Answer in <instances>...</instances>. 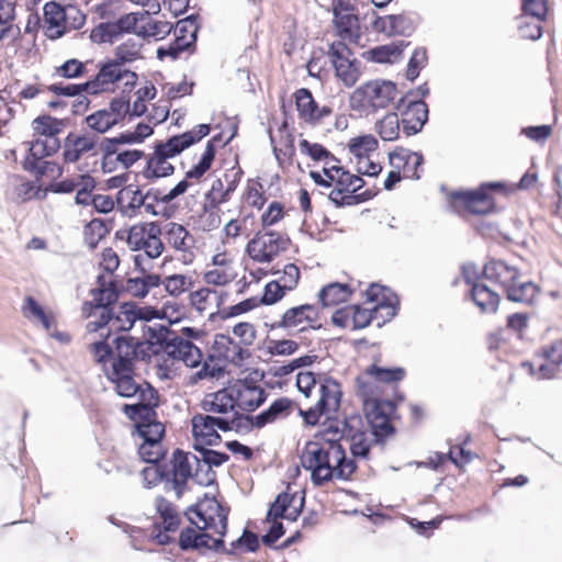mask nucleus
Here are the masks:
<instances>
[{
  "instance_id": "1",
  "label": "nucleus",
  "mask_w": 562,
  "mask_h": 562,
  "mask_svg": "<svg viewBox=\"0 0 562 562\" xmlns=\"http://www.w3.org/2000/svg\"><path fill=\"white\" fill-rule=\"evenodd\" d=\"M187 517L192 526L180 532L179 547L182 551L192 550L200 554L225 551L223 537L227 531V508L211 498L191 507Z\"/></svg>"
},
{
  "instance_id": "2",
  "label": "nucleus",
  "mask_w": 562,
  "mask_h": 562,
  "mask_svg": "<svg viewBox=\"0 0 562 562\" xmlns=\"http://www.w3.org/2000/svg\"><path fill=\"white\" fill-rule=\"evenodd\" d=\"M148 349V342L142 341L130 335L116 336L112 344L108 340H93L89 350L97 363L105 369H135V360L144 358Z\"/></svg>"
},
{
  "instance_id": "3",
  "label": "nucleus",
  "mask_w": 562,
  "mask_h": 562,
  "mask_svg": "<svg viewBox=\"0 0 562 562\" xmlns=\"http://www.w3.org/2000/svg\"><path fill=\"white\" fill-rule=\"evenodd\" d=\"M157 341L160 345L161 351L172 360L182 361L189 368L201 366V369L192 375V382L216 378L222 372L221 368L212 366L207 360L203 359V353L199 347L173 331L165 329L157 337Z\"/></svg>"
},
{
  "instance_id": "4",
  "label": "nucleus",
  "mask_w": 562,
  "mask_h": 562,
  "mask_svg": "<svg viewBox=\"0 0 562 562\" xmlns=\"http://www.w3.org/2000/svg\"><path fill=\"white\" fill-rule=\"evenodd\" d=\"M321 436L324 442L308 441L301 454V464L311 471V480L316 486L333 480L334 452L337 446L335 435L327 434V424L324 425Z\"/></svg>"
},
{
  "instance_id": "5",
  "label": "nucleus",
  "mask_w": 562,
  "mask_h": 562,
  "mask_svg": "<svg viewBox=\"0 0 562 562\" xmlns=\"http://www.w3.org/2000/svg\"><path fill=\"white\" fill-rule=\"evenodd\" d=\"M194 438L193 448L216 446L222 441L217 430L229 431L244 425V415L235 413L233 417L195 414L191 419Z\"/></svg>"
},
{
  "instance_id": "6",
  "label": "nucleus",
  "mask_w": 562,
  "mask_h": 562,
  "mask_svg": "<svg viewBox=\"0 0 562 562\" xmlns=\"http://www.w3.org/2000/svg\"><path fill=\"white\" fill-rule=\"evenodd\" d=\"M396 85L390 80L375 79L359 86L350 95V108L360 113L375 112L386 108L396 97Z\"/></svg>"
},
{
  "instance_id": "7",
  "label": "nucleus",
  "mask_w": 562,
  "mask_h": 562,
  "mask_svg": "<svg viewBox=\"0 0 562 562\" xmlns=\"http://www.w3.org/2000/svg\"><path fill=\"white\" fill-rule=\"evenodd\" d=\"M361 427V418L352 415L342 420L330 419L327 423V434L335 435L336 442L348 441L353 457L367 458L370 451V441Z\"/></svg>"
},
{
  "instance_id": "8",
  "label": "nucleus",
  "mask_w": 562,
  "mask_h": 562,
  "mask_svg": "<svg viewBox=\"0 0 562 562\" xmlns=\"http://www.w3.org/2000/svg\"><path fill=\"white\" fill-rule=\"evenodd\" d=\"M318 385L319 398L315 406L306 411L300 409L304 422L311 426L316 425L322 415L337 413L342 396L340 384L329 375H321L318 378Z\"/></svg>"
},
{
  "instance_id": "9",
  "label": "nucleus",
  "mask_w": 562,
  "mask_h": 562,
  "mask_svg": "<svg viewBox=\"0 0 562 562\" xmlns=\"http://www.w3.org/2000/svg\"><path fill=\"white\" fill-rule=\"evenodd\" d=\"M138 76L136 72L128 70L123 65L109 59L105 63L100 64L99 71L93 79L88 80V94L98 95L103 92H110L114 90V85L117 81L124 80V86L127 90H132Z\"/></svg>"
},
{
  "instance_id": "10",
  "label": "nucleus",
  "mask_w": 562,
  "mask_h": 562,
  "mask_svg": "<svg viewBox=\"0 0 562 562\" xmlns=\"http://www.w3.org/2000/svg\"><path fill=\"white\" fill-rule=\"evenodd\" d=\"M289 244L290 238L285 234L263 228L248 241L246 251L257 262H271L288 249Z\"/></svg>"
},
{
  "instance_id": "11",
  "label": "nucleus",
  "mask_w": 562,
  "mask_h": 562,
  "mask_svg": "<svg viewBox=\"0 0 562 562\" xmlns=\"http://www.w3.org/2000/svg\"><path fill=\"white\" fill-rule=\"evenodd\" d=\"M327 56L335 69L336 77L346 86L352 87L360 78V63L342 41H333L328 45Z\"/></svg>"
},
{
  "instance_id": "12",
  "label": "nucleus",
  "mask_w": 562,
  "mask_h": 562,
  "mask_svg": "<svg viewBox=\"0 0 562 562\" xmlns=\"http://www.w3.org/2000/svg\"><path fill=\"white\" fill-rule=\"evenodd\" d=\"M367 419L376 440H382L394 434L391 419L396 412V405L391 400H374L363 405Z\"/></svg>"
},
{
  "instance_id": "13",
  "label": "nucleus",
  "mask_w": 562,
  "mask_h": 562,
  "mask_svg": "<svg viewBox=\"0 0 562 562\" xmlns=\"http://www.w3.org/2000/svg\"><path fill=\"white\" fill-rule=\"evenodd\" d=\"M70 13H75L78 18H74L75 29H79L83 25L86 16L82 15L75 8L64 9L59 3L48 2L44 7V21L46 24V35L50 40H57L66 33L67 23L70 18Z\"/></svg>"
},
{
  "instance_id": "14",
  "label": "nucleus",
  "mask_w": 562,
  "mask_h": 562,
  "mask_svg": "<svg viewBox=\"0 0 562 562\" xmlns=\"http://www.w3.org/2000/svg\"><path fill=\"white\" fill-rule=\"evenodd\" d=\"M501 187L497 182L483 184L480 189L473 191H456L450 198L453 204H461L469 213L483 215L493 211L494 202L486 192L487 188L494 189Z\"/></svg>"
},
{
  "instance_id": "15",
  "label": "nucleus",
  "mask_w": 562,
  "mask_h": 562,
  "mask_svg": "<svg viewBox=\"0 0 562 562\" xmlns=\"http://www.w3.org/2000/svg\"><path fill=\"white\" fill-rule=\"evenodd\" d=\"M196 462L195 453L176 450L171 460V470L169 472L170 487L180 498L184 492L189 479L193 480V467Z\"/></svg>"
},
{
  "instance_id": "16",
  "label": "nucleus",
  "mask_w": 562,
  "mask_h": 562,
  "mask_svg": "<svg viewBox=\"0 0 562 562\" xmlns=\"http://www.w3.org/2000/svg\"><path fill=\"white\" fill-rule=\"evenodd\" d=\"M236 408L245 412H254L261 406L267 393L263 387L251 380H237L229 384Z\"/></svg>"
},
{
  "instance_id": "17",
  "label": "nucleus",
  "mask_w": 562,
  "mask_h": 562,
  "mask_svg": "<svg viewBox=\"0 0 562 562\" xmlns=\"http://www.w3.org/2000/svg\"><path fill=\"white\" fill-rule=\"evenodd\" d=\"M409 92L407 97L400 100L397 109L406 106L402 113L403 131L406 135H415L422 131L423 126L428 120V106L423 100L408 99L413 95Z\"/></svg>"
},
{
  "instance_id": "18",
  "label": "nucleus",
  "mask_w": 562,
  "mask_h": 562,
  "mask_svg": "<svg viewBox=\"0 0 562 562\" xmlns=\"http://www.w3.org/2000/svg\"><path fill=\"white\" fill-rule=\"evenodd\" d=\"M97 138L91 135H78L70 132L63 143V158L67 164L79 161L85 156H97Z\"/></svg>"
},
{
  "instance_id": "19",
  "label": "nucleus",
  "mask_w": 562,
  "mask_h": 562,
  "mask_svg": "<svg viewBox=\"0 0 562 562\" xmlns=\"http://www.w3.org/2000/svg\"><path fill=\"white\" fill-rule=\"evenodd\" d=\"M357 8H333V25L338 36L337 41L357 43L360 37Z\"/></svg>"
},
{
  "instance_id": "20",
  "label": "nucleus",
  "mask_w": 562,
  "mask_h": 562,
  "mask_svg": "<svg viewBox=\"0 0 562 562\" xmlns=\"http://www.w3.org/2000/svg\"><path fill=\"white\" fill-rule=\"evenodd\" d=\"M117 203L123 214L127 216H135L140 209H144L146 214L157 216L160 214L151 204L146 203L145 192L137 186H126L117 193Z\"/></svg>"
},
{
  "instance_id": "21",
  "label": "nucleus",
  "mask_w": 562,
  "mask_h": 562,
  "mask_svg": "<svg viewBox=\"0 0 562 562\" xmlns=\"http://www.w3.org/2000/svg\"><path fill=\"white\" fill-rule=\"evenodd\" d=\"M294 95L299 116L308 124H321L333 112L331 108L327 105L319 106L314 100L312 92L306 88L299 89Z\"/></svg>"
},
{
  "instance_id": "22",
  "label": "nucleus",
  "mask_w": 562,
  "mask_h": 562,
  "mask_svg": "<svg viewBox=\"0 0 562 562\" xmlns=\"http://www.w3.org/2000/svg\"><path fill=\"white\" fill-rule=\"evenodd\" d=\"M317 311L311 304H303L286 310L281 319L271 325L272 328H284L288 330H303L306 327H314L317 321Z\"/></svg>"
},
{
  "instance_id": "23",
  "label": "nucleus",
  "mask_w": 562,
  "mask_h": 562,
  "mask_svg": "<svg viewBox=\"0 0 562 562\" xmlns=\"http://www.w3.org/2000/svg\"><path fill=\"white\" fill-rule=\"evenodd\" d=\"M227 294L221 291L203 288L190 294V303L201 315H207L211 321L220 318L221 305Z\"/></svg>"
},
{
  "instance_id": "24",
  "label": "nucleus",
  "mask_w": 562,
  "mask_h": 562,
  "mask_svg": "<svg viewBox=\"0 0 562 562\" xmlns=\"http://www.w3.org/2000/svg\"><path fill=\"white\" fill-rule=\"evenodd\" d=\"M233 390L231 386H226L214 393H209L204 396L201 402V408L209 415L228 416L233 417L236 411V406L233 398Z\"/></svg>"
},
{
  "instance_id": "25",
  "label": "nucleus",
  "mask_w": 562,
  "mask_h": 562,
  "mask_svg": "<svg viewBox=\"0 0 562 562\" xmlns=\"http://www.w3.org/2000/svg\"><path fill=\"white\" fill-rule=\"evenodd\" d=\"M135 369H105L108 380L114 384L116 394L121 397H133L143 392L142 384L135 380Z\"/></svg>"
},
{
  "instance_id": "26",
  "label": "nucleus",
  "mask_w": 562,
  "mask_h": 562,
  "mask_svg": "<svg viewBox=\"0 0 562 562\" xmlns=\"http://www.w3.org/2000/svg\"><path fill=\"white\" fill-rule=\"evenodd\" d=\"M537 356L543 360L538 368L539 378H554L562 366V340L542 346Z\"/></svg>"
},
{
  "instance_id": "27",
  "label": "nucleus",
  "mask_w": 562,
  "mask_h": 562,
  "mask_svg": "<svg viewBox=\"0 0 562 562\" xmlns=\"http://www.w3.org/2000/svg\"><path fill=\"white\" fill-rule=\"evenodd\" d=\"M482 274L486 280L499 284L504 291L519 278V270L503 260L492 259L484 265Z\"/></svg>"
},
{
  "instance_id": "28",
  "label": "nucleus",
  "mask_w": 562,
  "mask_h": 562,
  "mask_svg": "<svg viewBox=\"0 0 562 562\" xmlns=\"http://www.w3.org/2000/svg\"><path fill=\"white\" fill-rule=\"evenodd\" d=\"M368 303L373 304L372 307L384 313L382 323L392 319L396 314L397 299L389 289L379 284H371L366 291Z\"/></svg>"
},
{
  "instance_id": "29",
  "label": "nucleus",
  "mask_w": 562,
  "mask_h": 562,
  "mask_svg": "<svg viewBox=\"0 0 562 562\" xmlns=\"http://www.w3.org/2000/svg\"><path fill=\"white\" fill-rule=\"evenodd\" d=\"M292 401L288 397H280L271 405L256 416H245L244 422L251 424V426L261 428L267 424L273 423L277 419L288 417L292 412Z\"/></svg>"
},
{
  "instance_id": "30",
  "label": "nucleus",
  "mask_w": 562,
  "mask_h": 562,
  "mask_svg": "<svg viewBox=\"0 0 562 562\" xmlns=\"http://www.w3.org/2000/svg\"><path fill=\"white\" fill-rule=\"evenodd\" d=\"M214 349L220 357L235 366H243L244 361L250 357L249 350L240 346V344L228 335H216Z\"/></svg>"
},
{
  "instance_id": "31",
  "label": "nucleus",
  "mask_w": 562,
  "mask_h": 562,
  "mask_svg": "<svg viewBox=\"0 0 562 562\" xmlns=\"http://www.w3.org/2000/svg\"><path fill=\"white\" fill-rule=\"evenodd\" d=\"M61 147L58 138L50 139H35L30 143L29 154L23 161V168L29 171L30 169L38 168V162L43 161L45 157L52 156Z\"/></svg>"
},
{
  "instance_id": "32",
  "label": "nucleus",
  "mask_w": 562,
  "mask_h": 562,
  "mask_svg": "<svg viewBox=\"0 0 562 562\" xmlns=\"http://www.w3.org/2000/svg\"><path fill=\"white\" fill-rule=\"evenodd\" d=\"M148 312L134 303H124L120 306L116 314L113 313V330L128 331L137 321L149 319Z\"/></svg>"
},
{
  "instance_id": "33",
  "label": "nucleus",
  "mask_w": 562,
  "mask_h": 562,
  "mask_svg": "<svg viewBox=\"0 0 562 562\" xmlns=\"http://www.w3.org/2000/svg\"><path fill=\"white\" fill-rule=\"evenodd\" d=\"M423 156L415 151L400 149L390 154V162L400 171H403L405 178L419 179L418 168L423 164Z\"/></svg>"
},
{
  "instance_id": "34",
  "label": "nucleus",
  "mask_w": 562,
  "mask_h": 562,
  "mask_svg": "<svg viewBox=\"0 0 562 562\" xmlns=\"http://www.w3.org/2000/svg\"><path fill=\"white\" fill-rule=\"evenodd\" d=\"M168 245L178 251L187 252L194 246V237L178 223H167L162 229Z\"/></svg>"
},
{
  "instance_id": "35",
  "label": "nucleus",
  "mask_w": 562,
  "mask_h": 562,
  "mask_svg": "<svg viewBox=\"0 0 562 562\" xmlns=\"http://www.w3.org/2000/svg\"><path fill=\"white\" fill-rule=\"evenodd\" d=\"M15 3L10 0H0V42L8 38H18L21 29L15 23Z\"/></svg>"
},
{
  "instance_id": "36",
  "label": "nucleus",
  "mask_w": 562,
  "mask_h": 562,
  "mask_svg": "<svg viewBox=\"0 0 562 562\" xmlns=\"http://www.w3.org/2000/svg\"><path fill=\"white\" fill-rule=\"evenodd\" d=\"M97 288L91 290L93 296V306L97 308H111L110 306L117 301L119 293L109 277L100 274L97 278Z\"/></svg>"
},
{
  "instance_id": "37",
  "label": "nucleus",
  "mask_w": 562,
  "mask_h": 562,
  "mask_svg": "<svg viewBox=\"0 0 562 562\" xmlns=\"http://www.w3.org/2000/svg\"><path fill=\"white\" fill-rule=\"evenodd\" d=\"M88 81L83 83H54L48 87L49 91L57 95H65V97H77L78 100L76 103L72 104L74 113L79 114L80 112L85 111L89 106V99L85 95H82V92H86L88 94Z\"/></svg>"
},
{
  "instance_id": "38",
  "label": "nucleus",
  "mask_w": 562,
  "mask_h": 562,
  "mask_svg": "<svg viewBox=\"0 0 562 562\" xmlns=\"http://www.w3.org/2000/svg\"><path fill=\"white\" fill-rule=\"evenodd\" d=\"M162 228L157 222H149L148 234L143 239V244H139L134 251H144V255L149 259H156L161 256L165 246L160 238Z\"/></svg>"
},
{
  "instance_id": "39",
  "label": "nucleus",
  "mask_w": 562,
  "mask_h": 562,
  "mask_svg": "<svg viewBox=\"0 0 562 562\" xmlns=\"http://www.w3.org/2000/svg\"><path fill=\"white\" fill-rule=\"evenodd\" d=\"M471 297L483 313H495L501 301L499 295L484 283L473 285L471 289Z\"/></svg>"
},
{
  "instance_id": "40",
  "label": "nucleus",
  "mask_w": 562,
  "mask_h": 562,
  "mask_svg": "<svg viewBox=\"0 0 562 562\" xmlns=\"http://www.w3.org/2000/svg\"><path fill=\"white\" fill-rule=\"evenodd\" d=\"M380 383L367 368L366 371L356 378V394L362 400L363 405L374 400H381Z\"/></svg>"
},
{
  "instance_id": "41",
  "label": "nucleus",
  "mask_w": 562,
  "mask_h": 562,
  "mask_svg": "<svg viewBox=\"0 0 562 562\" xmlns=\"http://www.w3.org/2000/svg\"><path fill=\"white\" fill-rule=\"evenodd\" d=\"M352 293L346 283L334 282L322 288L318 300L323 306H334L346 302Z\"/></svg>"
},
{
  "instance_id": "42",
  "label": "nucleus",
  "mask_w": 562,
  "mask_h": 562,
  "mask_svg": "<svg viewBox=\"0 0 562 562\" xmlns=\"http://www.w3.org/2000/svg\"><path fill=\"white\" fill-rule=\"evenodd\" d=\"M168 159L154 150L147 159L143 176L148 180L171 176L175 172V167Z\"/></svg>"
},
{
  "instance_id": "43",
  "label": "nucleus",
  "mask_w": 562,
  "mask_h": 562,
  "mask_svg": "<svg viewBox=\"0 0 562 562\" xmlns=\"http://www.w3.org/2000/svg\"><path fill=\"white\" fill-rule=\"evenodd\" d=\"M506 296L509 301L522 304H531L539 294V288L530 282L512 283L506 290Z\"/></svg>"
},
{
  "instance_id": "44",
  "label": "nucleus",
  "mask_w": 562,
  "mask_h": 562,
  "mask_svg": "<svg viewBox=\"0 0 562 562\" xmlns=\"http://www.w3.org/2000/svg\"><path fill=\"white\" fill-rule=\"evenodd\" d=\"M66 124L64 120L53 117L50 115H41L33 120L32 127L34 132L41 136H45V139L58 138Z\"/></svg>"
},
{
  "instance_id": "45",
  "label": "nucleus",
  "mask_w": 562,
  "mask_h": 562,
  "mask_svg": "<svg viewBox=\"0 0 562 562\" xmlns=\"http://www.w3.org/2000/svg\"><path fill=\"white\" fill-rule=\"evenodd\" d=\"M82 313L87 317H97V322L100 323L101 327L104 328L105 333H100V339L108 340L110 337L113 323V311L112 308H97L93 306V303L86 302L82 306Z\"/></svg>"
},
{
  "instance_id": "46",
  "label": "nucleus",
  "mask_w": 562,
  "mask_h": 562,
  "mask_svg": "<svg viewBox=\"0 0 562 562\" xmlns=\"http://www.w3.org/2000/svg\"><path fill=\"white\" fill-rule=\"evenodd\" d=\"M408 44L404 41L391 43L372 48L368 52L371 60L375 63H395Z\"/></svg>"
},
{
  "instance_id": "47",
  "label": "nucleus",
  "mask_w": 562,
  "mask_h": 562,
  "mask_svg": "<svg viewBox=\"0 0 562 562\" xmlns=\"http://www.w3.org/2000/svg\"><path fill=\"white\" fill-rule=\"evenodd\" d=\"M190 146H192V138L180 134L168 138L166 142L157 143L155 150L166 158H172Z\"/></svg>"
},
{
  "instance_id": "48",
  "label": "nucleus",
  "mask_w": 562,
  "mask_h": 562,
  "mask_svg": "<svg viewBox=\"0 0 562 562\" xmlns=\"http://www.w3.org/2000/svg\"><path fill=\"white\" fill-rule=\"evenodd\" d=\"M334 453L333 479L348 480L356 471L355 461L346 457L345 448L339 442H337Z\"/></svg>"
},
{
  "instance_id": "49",
  "label": "nucleus",
  "mask_w": 562,
  "mask_h": 562,
  "mask_svg": "<svg viewBox=\"0 0 562 562\" xmlns=\"http://www.w3.org/2000/svg\"><path fill=\"white\" fill-rule=\"evenodd\" d=\"M155 503L156 509L162 519L165 530H177L180 525V516L173 505L161 496L157 497Z\"/></svg>"
},
{
  "instance_id": "50",
  "label": "nucleus",
  "mask_w": 562,
  "mask_h": 562,
  "mask_svg": "<svg viewBox=\"0 0 562 562\" xmlns=\"http://www.w3.org/2000/svg\"><path fill=\"white\" fill-rule=\"evenodd\" d=\"M172 24L167 21H156L148 15V11L144 14L140 35L144 37L164 38L172 30Z\"/></svg>"
},
{
  "instance_id": "51",
  "label": "nucleus",
  "mask_w": 562,
  "mask_h": 562,
  "mask_svg": "<svg viewBox=\"0 0 562 562\" xmlns=\"http://www.w3.org/2000/svg\"><path fill=\"white\" fill-rule=\"evenodd\" d=\"M382 317L384 313L380 312L379 307H361L359 305L351 306V323L352 329H362L370 325L374 319Z\"/></svg>"
},
{
  "instance_id": "52",
  "label": "nucleus",
  "mask_w": 562,
  "mask_h": 562,
  "mask_svg": "<svg viewBox=\"0 0 562 562\" xmlns=\"http://www.w3.org/2000/svg\"><path fill=\"white\" fill-rule=\"evenodd\" d=\"M349 150L356 159L370 156L378 148V140L372 135H361L351 138L349 142Z\"/></svg>"
},
{
  "instance_id": "53",
  "label": "nucleus",
  "mask_w": 562,
  "mask_h": 562,
  "mask_svg": "<svg viewBox=\"0 0 562 562\" xmlns=\"http://www.w3.org/2000/svg\"><path fill=\"white\" fill-rule=\"evenodd\" d=\"M140 48L142 44L133 40H127L115 48L114 58H112V60L125 67V64L132 63L140 57Z\"/></svg>"
},
{
  "instance_id": "54",
  "label": "nucleus",
  "mask_w": 562,
  "mask_h": 562,
  "mask_svg": "<svg viewBox=\"0 0 562 562\" xmlns=\"http://www.w3.org/2000/svg\"><path fill=\"white\" fill-rule=\"evenodd\" d=\"M259 548V540L256 533L247 529L244 530L243 535L231 543L229 549L225 548L223 553L236 554L237 551L241 552H256Z\"/></svg>"
},
{
  "instance_id": "55",
  "label": "nucleus",
  "mask_w": 562,
  "mask_h": 562,
  "mask_svg": "<svg viewBox=\"0 0 562 562\" xmlns=\"http://www.w3.org/2000/svg\"><path fill=\"white\" fill-rule=\"evenodd\" d=\"M87 126L100 134L106 133L115 124V119L108 114L106 109L98 110L86 117Z\"/></svg>"
},
{
  "instance_id": "56",
  "label": "nucleus",
  "mask_w": 562,
  "mask_h": 562,
  "mask_svg": "<svg viewBox=\"0 0 562 562\" xmlns=\"http://www.w3.org/2000/svg\"><path fill=\"white\" fill-rule=\"evenodd\" d=\"M108 228L102 220L94 218L90 221L83 229L85 244L94 249L99 241L105 237Z\"/></svg>"
},
{
  "instance_id": "57",
  "label": "nucleus",
  "mask_w": 562,
  "mask_h": 562,
  "mask_svg": "<svg viewBox=\"0 0 562 562\" xmlns=\"http://www.w3.org/2000/svg\"><path fill=\"white\" fill-rule=\"evenodd\" d=\"M120 35H122L119 29L117 21L103 22L97 25L91 32V40L97 43H112Z\"/></svg>"
},
{
  "instance_id": "58",
  "label": "nucleus",
  "mask_w": 562,
  "mask_h": 562,
  "mask_svg": "<svg viewBox=\"0 0 562 562\" xmlns=\"http://www.w3.org/2000/svg\"><path fill=\"white\" fill-rule=\"evenodd\" d=\"M22 311L26 318L40 322L46 330L50 328V319L34 297L27 296L24 300Z\"/></svg>"
},
{
  "instance_id": "59",
  "label": "nucleus",
  "mask_w": 562,
  "mask_h": 562,
  "mask_svg": "<svg viewBox=\"0 0 562 562\" xmlns=\"http://www.w3.org/2000/svg\"><path fill=\"white\" fill-rule=\"evenodd\" d=\"M378 132L383 140H395L400 134V120L396 113L386 114L378 124Z\"/></svg>"
},
{
  "instance_id": "60",
  "label": "nucleus",
  "mask_w": 562,
  "mask_h": 562,
  "mask_svg": "<svg viewBox=\"0 0 562 562\" xmlns=\"http://www.w3.org/2000/svg\"><path fill=\"white\" fill-rule=\"evenodd\" d=\"M162 285L170 295L179 296L192 286V280L184 274H171L164 278Z\"/></svg>"
},
{
  "instance_id": "61",
  "label": "nucleus",
  "mask_w": 562,
  "mask_h": 562,
  "mask_svg": "<svg viewBox=\"0 0 562 562\" xmlns=\"http://www.w3.org/2000/svg\"><path fill=\"white\" fill-rule=\"evenodd\" d=\"M214 157L215 147L211 142H209L199 164L187 171V179H200L211 168Z\"/></svg>"
},
{
  "instance_id": "62",
  "label": "nucleus",
  "mask_w": 562,
  "mask_h": 562,
  "mask_svg": "<svg viewBox=\"0 0 562 562\" xmlns=\"http://www.w3.org/2000/svg\"><path fill=\"white\" fill-rule=\"evenodd\" d=\"M371 373L376 378L379 383H392L402 381L405 376V370L403 368H381L376 364L368 367Z\"/></svg>"
},
{
  "instance_id": "63",
  "label": "nucleus",
  "mask_w": 562,
  "mask_h": 562,
  "mask_svg": "<svg viewBox=\"0 0 562 562\" xmlns=\"http://www.w3.org/2000/svg\"><path fill=\"white\" fill-rule=\"evenodd\" d=\"M299 147L302 154L310 156L313 160H335V156L318 143H311L307 139H301L299 143Z\"/></svg>"
},
{
  "instance_id": "64",
  "label": "nucleus",
  "mask_w": 562,
  "mask_h": 562,
  "mask_svg": "<svg viewBox=\"0 0 562 562\" xmlns=\"http://www.w3.org/2000/svg\"><path fill=\"white\" fill-rule=\"evenodd\" d=\"M144 14L145 13L133 12L120 16L116 21L121 33L123 34L133 32L137 35H140Z\"/></svg>"
}]
</instances>
